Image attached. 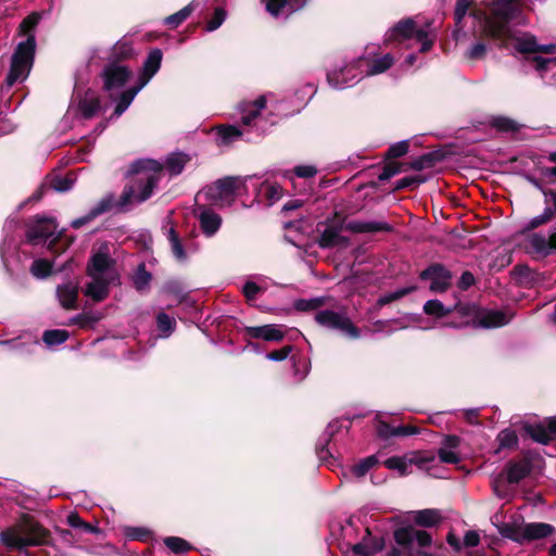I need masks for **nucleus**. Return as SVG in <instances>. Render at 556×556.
<instances>
[{"instance_id": "nucleus-1", "label": "nucleus", "mask_w": 556, "mask_h": 556, "mask_svg": "<svg viewBox=\"0 0 556 556\" xmlns=\"http://www.w3.org/2000/svg\"><path fill=\"white\" fill-rule=\"evenodd\" d=\"M522 0H492L488 7L491 14L478 10L472 15L481 24L483 33L498 41H506L514 37L509 24L515 22L525 25L526 18L522 16Z\"/></svg>"}, {"instance_id": "nucleus-2", "label": "nucleus", "mask_w": 556, "mask_h": 556, "mask_svg": "<svg viewBox=\"0 0 556 556\" xmlns=\"http://www.w3.org/2000/svg\"><path fill=\"white\" fill-rule=\"evenodd\" d=\"M131 172L135 176L117 201L118 212H127L151 198L163 176V166L154 160H139L132 163Z\"/></svg>"}, {"instance_id": "nucleus-3", "label": "nucleus", "mask_w": 556, "mask_h": 556, "mask_svg": "<svg viewBox=\"0 0 556 556\" xmlns=\"http://www.w3.org/2000/svg\"><path fill=\"white\" fill-rule=\"evenodd\" d=\"M87 274L91 280L85 288V294L96 302L105 300L110 286L119 283L116 262L111 256L108 243H102L92 253L87 266Z\"/></svg>"}, {"instance_id": "nucleus-4", "label": "nucleus", "mask_w": 556, "mask_h": 556, "mask_svg": "<svg viewBox=\"0 0 556 556\" xmlns=\"http://www.w3.org/2000/svg\"><path fill=\"white\" fill-rule=\"evenodd\" d=\"M40 20L38 13H31L20 25V33L27 35V39L17 45L11 60V67L5 78L8 87L27 78L33 63L36 49L35 35L31 34Z\"/></svg>"}, {"instance_id": "nucleus-5", "label": "nucleus", "mask_w": 556, "mask_h": 556, "mask_svg": "<svg viewBox=\"0 0 556 556\" xmlns=\"http://www.w3.org/2000/svg\"><path fill=\"white\" fill-rule=\"evenodd\" d=\"M0 536L5 546L18 551L45 545L50 541L49 531L30 518H24L15 526L3 530Z\"/></svg>"}, {"instance_id": "nucleus-6", "label": "nucleus", "mask_w": 556, "mask_h": 556, "mask_svg": "<svg viewBox=\"0 0 556 556\" xmlns=\"http://www.w3.org/2000/svg\"><path fill=\"white\" fill-rule=\"evenodd\" d=\"M394 62L391 54H386L381 58L370 59L368 56H359L355 59V66L359 71L357 75H354L351 79L340 80V74L344 72H336L328 75V83L336 89H343L351 87L358 83L365 76H372L384 73L389 70Z\"/></svg>"}, {"instance_id": "nucleus-7", "label": "nucleus", "mask_w": 556, "mask_h": 556, "mask_svg": "<svg viewBox=\"0 0 556 556\" xmlns=\"http://www.w3.org/2000/svg\"><path fill=\"white\" fill-rule=\"evenodd\" d=\"M162 51L160 49L152 50L144 64L141 76L139 77V81L136 86H132L126 90H124L117 100L114 115L116 117L121 116L131 104L135 97L138 92L149 83V80L157 73L161 67L162 62Z\"/></svg>"}, {"instance_id": "nucleus-8", "label": "nucleus", "mask_w": 556, "mask_h": 556, "mask_svg": "<svg viewBox=\"0 0 556 556\" xmlns=\"http://www.w3.org/2000/svg\"><path fill=\"white\" fill-rule=\"evenodd\" d=\"M243 186L244 180L239 177H225L207 187L202 194L216 205L229 206L235 202Z\"/></svg>"}, {"instance_id": "nucleus-9", "label": "nucleus", "mask_w": 556, "mask_h": 556, "mask_svg": "<svg viewBox=\"0 0 556 556\" xmlns=\"http://www.w3.org/2000/svg\"><path fill=\"white\" fill-rule=\"evenodd\" d=\"M314 319L321 327L339 331L350 339H358L361 337L359 329L344 312L320 309L315 314Z\"/></svg>"}, {"instance_id": "nucleus-10", "label": "nucleus", "mask_w": 556, "mask_h": 556, "mask_svg": "<svg viewBox=\"0 0 556 556\" xmlns=\"http://www.w3.org/2000/svg\"><path fill=\"white\" fill-rule=\"evenodd\" d=\"M412 38H415L418 42H420V52H427L433 45V36H430L427 29L417 28L413 18H406L399 22L387 34L388 41H403Z\"/></svg>"}, {"instance_id": "nucleus-11", "label": "nucleus", "mask_w": 556, "mask_h": 556, "mask_svg": "<svg viewBox=\"0 0 556 556\" xmlns=\"http://www.w3.org/2000/svg\"><path fill=\"white\" fill-rule=\"evenodd\" d=\"M394 540L408 554H413L415 547H418L417 556H434L422 549L432 544L430 533L425 530H416L413 527L400 528L394 531Z\"/></svg>"}, {"instance_id": "nucleus-12", "label": "nucleus", "mask_w": 556, "mask_h": 556, "mask_svg": "<svg viewBox=\"0 0 556 556\" xmlns=\"http://www.w3.org/2000/svg\"><path fill=\"white\" fill-rule=\"evenodd\" d=\"M56 229L58 223L54 217L37 215L28 224L26 232L27 241L31 244H39L40 242L51 239L49 244V249H51L62 235V231L56 232Z\"/></svg>"}, {"instance_id": "nucleus-13", "label": "nucleus", "mask_w": 556, "mask_h": 556, "mask_svg": "<svg viewBox=\"0 0 556 556\" xmlns=\"http://www.w3.org/2000/svg\"><path fill=\"white\" fill-rule=\"evenodd\" d=\"M266 105L265 96H261L254 101H244L238 105V112L240 115V121L243 126L252 127L257 132V136H261L265 132V123L261 117V111L264 110Z\"/></svg>"}, {"instance_id": "nucleus-14", "label": "nucleus", "mask_w": 556, "mask_h": 556, "mask_svg": "<svg viewBox=\"0 0 556 556\" xmlns=\"http://www.w3.org/2000/svg\"><path fill=\"white\" fill-rule=\"evenodd\" d=\"M131 72L127 66L117 64L115 61H112L108 64L103 72V85L104 89L110 93L113 98L115 93H118L119 90L125 86V84L130 79Z\"/></svg>"}, {"instance_id": "nucleus-15", "label": "nucleus", "mask_w": 556, "mask_h": 556, "mask_svg": "<svg viewBox=\"0 0 556 556\" xmlns=\"http://www.w3.org/2000/svg\"><path fill=\"white\" fill-rule=\"evenodd\" d=\"M528 244L531 251L541 256H547L556 252V226L553 227L548 236L541 232L529 235Z\"/></svg>"}, {"instance_id": "nucleus-16", "label": "nucleus", "mask_w": 556, "mask_h": 556, "mask_svg": "<svg viewBox=\"0 0 556 556\" xmlns=\"http://www.w3.org/2000/svg\"><path fill=\"white\" fill-rule=\"evenodd\" d=\"M420 277L421 279L430 280L431 291L443 292L448 288L452 275L444 266L435 264L425 269Z\"/></svg>"}, {"instance_id": "nucleus-17", "label": "nucleus", "mask_w": 556, "mask_h": 556, "mask_svg": "<svg viewBox=\"0 0 556 556\" xmlns=\"http://www.w3.org/2000/svg\"><path fill=\"white\" fill-rule=\"evenodd\" d=\"M265 3L266 11L274 17H287L301 10L307 0H261Z\"/></svg>"}, {"instance_id": "nucleus-18", "label": "nucleus", "mask_w": 556, "mask_h": 556, "mask_svg": "<svg viewBox=\"0 0 556 556\" xmlns=\"http://www.w3.org/2000/svg\"><path fill=\"white\" fill-rule=\"evenodd\" d=\"M283 195V189L276 182L263 181L256 189L255 201L265 206H271Z\"/></svg>"}, {"instance_id": "nucleus-19", "label": "nucleus", "mask_w": 556, "mask_h": 556, "mask_svg": "<svg viewBox=\"0 0 556 556\" xmlns=\"http://www.w3.org/2000/svg\"><path fill=\"white\" fill-rule=\"evenodd\" d=\"M532 470V464L528 458L519 460H509L505 466L506 479L509 483H518L525 479Z\"/></svg>"}, {"instance_id": "nucleus-20", "label": "nucleus", "mask_w": 556, "mask_h": 556, "mask_svg": "<svg viewBox=\"0 0 556 556\" xmlns=\"http://www.w3.org/2000/svg\"><path fill=\"white\" fill-rule=\"evenodd\" d=\"M245 333L253 339H263L265 341L278 342L285 338V332L277 325H264L247 327Z\"/></svg>"}, {"instance_id": "nucleus-21", "label": "nucleus", "mask_w": 556, "mask_h": 556, "mask_svg": "<svg viewBox=\"0 0 556 556\" xmlns=\"http://www.w3.org/2000/svg\"><path fill=\"white\" fill-rule=\"evenodd\" d=\"M364 532L362 541L352 545L353 553L359 556H371L381 551L383 547L382 541L374 538L369 528H366Z\"/></svg>"}, {"instance_id": "nucleus-22", "label": "nucleus", "mask_w": 556, "mask_h": 556, "mask_svg": "<svg viewBox=\"0 0 556 556\" xmlns=\"http://www.w3.org/2000/svg\"><path fill=\"white\" fill-rule=\"evenodd\" d=\"M163 232L170 244V250L175 258L179 262L186 261L187 254L185 252L180 238L173 226L170 218H166L163 222Z\"/></svg>"}, {"instance_id": "nucleus-23", "label": "nucleus", "mask_w": 556, "mask_h": 556, "mask_svg": "<svg viewBox=\"0 0 556 556\" xmlns=\"http://www.w3.org/2000/svg\"><path fill=\"white\" fill-rule=\"evenodd\" d=\"M346 228L356 233L389 232L392 226L383 220H352Z\"/></svg>"}, {"instance_id": "nucleus-24", "label": "nucleus", "mask_w": 556, "mask_h": 556, "mask_svg": "<svg viewBox=\"0 0 556 556\" xmlns=\"http://www.w3.org/2000/svg\"><path fill=\"white\" fill-rule=\"evenodd\" d=\"M191 161V155L176 151L169 153L163 166V172L166 170L170 176H177L182 173L185 166Z\"/></svg>"}, {"instance_id": "nucleus-25", "label": "nucleus", "mask_w": 556, "mask_h": 556, "mask_svg": "<svg viewBox=\"0 0 556 556\" xmlns=\"http://www.w3.org/2000/svg\"><path fill=\"white\" fill-rule=\"evenodd\" d=\"M56 296L62 307L73 309L76 307L78 298V285L72 281L56 288Z\"/></svg>"}, {"instance_id": "nucleus-26", "label": "nucleus", "mask_w": 556, "mask_h": 556, "mask_svg": "<svg viewBox=\"0 0 556 556\" xmlns=\"http://www.w3.org/2000/svg\"><path fill=\"white\" fill-rule=\"evenodd\" d=\"M510 319L511 316L502 311L489 309L480 313L478 324L484 328H495L507 325Z\"/></svg>"}, {"instance_id": "nucleus-27", "label": "nucleus", "mask_w": 556, "mask_h": 556, "mask_svg": "<svg viewBox=\"0 0 556 556\" xmlns=\"http://www.w3.org/2000/svg\"><path fill=\"white\" fill-rule=\"evenodd\" d=\"M200 226L206 237L214 236L222 225V217L210 208H203L199 215Z\"/></svg>"}, {"instance_id": "nucleus-28", "label": "nucleus", "mask_w": 556, "mask_h": 556, "mask_svg": "<svg viewBox=\"0 0 556 556\" xmlns=\"http://www.w3.org/2000/svg\"><path fill=\"white\" fill-rule=\"evenodd\" d=\"M100 110V100L93 91H87L83 98L79 99L77 111L85 119L93 117Z\"/></svg>"}, {"instance_id": "nucleus-29", "label": "nucleus", "mask_w": 556, "mask_h": 556, "mask_svg": "<svg viewBox=\"0 0 556 556\" xmlns=\"http://www.w3.org/2000/svg\"><path fill=\"white\" fill-rule=\"evenodd\" d=\"M434 460H435L434 456H432L430 459L420 458V459H415V460H413V459L407 460L405 457L393 456V457H390L384 460V466L388 469L397 470L401 476H405L408 473V467L410 464H413V462H415L420 468H425L426 463L434 462Z\"/></svg>"}, {"instance_id": "nucleus-30", "label": "nucleus", "mask_w": 556, "mask_h": 556, "mask_svg": "<svg viewBox=\"0 0 556 556\" xmlns=\"http://www.w3.org/2000/svg\"><path fill=\"white\" fill-rule=\"evenodd\" d=\"M319 236V244L323 248H331L339 243L340 241V232L341 227L329 225V224H320L318 225Z\"/></svg>"}, {"instance_id": "nucleus-31", "label": "nucleus", "mask_w": 556, "mask_h": 556, "mask_svg": "<svg viewBox=\"0 0 556 556\" xmlns=\"http://www.w3.org/2000/svg\"><path fill=\"white\" fill-rule=\"evenodd\" d=\"M554 527L548 523H528L522 529V535L528 540L546 538L552 534Z\"/></svg>"}, {"instance_id": "nucleus-32", "label": "nucleus", "mask_w": 556, "mask_h": 556, "mask_svg": "<svg viewBox=\"0 0 556 556\" xmlns=\"http://www.w3.org/2000/svg\"><path fill=\"white\" fill-rule=\"evenodd\" d=\"M441 519V514L437 509H421L414 513L415 523L421 527H434Z\"/></svg>"}, {"instance_id": "nucleus-33", "label": "nucleus", "mask_w": 556, "mask_h": 556, "mask_svg": "<svg viewBox=\"0 0 556 556\" xmlns=\"http://www.w3.org/2000/svg\"><path fill=\"white\" fill-rule=\"evenodd\" d=\"M515 48L520 53H538L539 43L535 36L525 33L515 38Z\"/></svg>"}, {"instance_id": "nucleus-34", "label": "nucleus", "mask_w": 556, "mask_h": 556, "mask_svg": "<svg viewBox=\"0 0 556 556\" xmlns=\"http://www.w3.org/2000/svg\"><path fill=\"white\" fill-rule=\"evenodd\" d=\"M458 307V302L454 303L453 305L445 306L441 301L439 300H429L424 305V311L428 315H432L435 317H443L451 312L455 311Z\"/></svg>"}, {"instance_id": "nucleus-35", "label": "nucleus", "mask_w": 556, "mask_h": 556, "mask_svg": "<svg viewBox=\"0 0 556 556\" xmlns=\"http://www.w3.org/2000/svg\"><path fill=\"white\" fill-rule=\"evenodd\" d=\"M217 136L220 144H229L243 136V131L235 125H227L217 128Z\"/></svg>"}, {"instance_id": "nucleus-36", "label": "nucleus", "mask_w": 556, "mask_h": 556, "mask_svg": "<svg viewBox=\"0 0 556 556\" xmlns=\"http://www.w3.org/2000/svg\"><path fill=\"white\" fill-rule=\"evenodd\" d=\"M527 432L530 437L542 444H547L552 440V433L546 425H532L527 427Z\"/></svg>"}, {"instance_id": "nucleus-37", "label": "nucleus", "mask_w": 556, "mask_h": 556, "mask_svg": "<svg viewBox=\"0 0 556 556\" xmlns=\"http://www.w3.org/2000/svg\"><path fill=\"white\" fill-rule=\"evenodd\" d=\"M116 208L118 211L117 201H115L114 195L109 193L100 199L94 206L90 208V211L96 215V217L111 211L112 208Z\"/></svg>"}, {"instance_id": "nucleus-38", "label": "nucleus", "mask_w": 556, "mask_h": 556, "mask_svg": "<svg viewBox=\"0 0 556 556\" xmlns=\"http://www.w3.org/2000/svg\"><path fill=\"white\" fill-rule=\"evenodd\" d=\"M152 279L151 274L146 269L144 264H140L134 276V285L138 291H146Z\"/></svg>"}, {"instance_id": "nucleus-39", "label": "nucleus", "mask_w": 556, "mask_h": 556, "mask_svg": "<svg viewBox=\"0 0 556 556\" xmlns=\"http://www.w3.org/2000/svg\"><path fill=\"white\" fill-rule=\"evenodd\" d=\"M67 339L68 332L66 330L61 329L47 330L42 336V340L48 346L62 344Z\"/></svg>"}, {"instance_id": "nucleus-40", "label": "nucleus", "mask_w": 556, "mask_h": 556, "mask_svg": "<svg viewBox=\"0 0 556 556\" xmlns=\"http://www.w3.org/2000/svg\"><path fill=\"white\" fill-rule=\"evenodd\" d=\"M157 329L163 338H167L174 331L176 320L165 313H160L156 317Z\"/></svg>"}, {"instance_id": "nucleus-41", "label": "nucleus", "mask_w": 556, "mask_h": 556, "mask_svg": "<svg viewBox=\"0 0 556 556\" xmlns=\"http://www.w3.org/2000/svg\"><path fill=\"white\" fill-rule=\"evenodd\" d=\"M52 264L47 260H35L30 266V273L36 278H46L51 274Z\"/></svg>"}, {"instance_id": "nucleus-42", "label": "nucleus", "mask_w": 556, "mask_h": 556, "mask_svg": "<svg viewBox=\"0 0 556 556\" xmlns=\"http://www.w3.org/2000/svg\"><path fill=\"white\" fill-rule=\"evenodd\" d=\"M164 544L175 554L185 553L191 549V545L186 540L178 536L165 538Z\"/></svg>"}, {"instance_id": "nucleus-43", "label": "nucleus", "mask_w": 556, "mask_h": 556, "mask_svg": "<svg viewBox=\"0 0 556 556\" xmlns=\"http://www.w3.org/2000/svg\"><path fill=\"white\" fill-rule=\"evenodd\" d=\"M191 12H192L191 7L187 5V7L182 8L181 10H179L178 12L167 16L165 18L164 23L170 28H176L190 16Z\"/></svg>"}, {"instance_id": "nucleus-44", "label": "nucleus", "mask_w": 556, "mask_h": 556, "mask_svg": "<svg viewBox=\"0 0 556 556\" xmlns=\"http://www.w3.org/2000/svg\"><path fill=\"white\" fill-rule=\"evenodd\" d=\"M497 441L501 448H511L517 445L518 438L514 430L504 429L498 433Z\"/></svg>"}, {"instance_id": "nucleus-45", "label": "nucleus", "mask_w": 556, "mask_h": 556, "mask_svg": "<svg viewBox=\"0 0 556 556\" xmlns=\"http://www.w3.org/2000/svg\"><path fill=\"white\" fill-rule=\"evenodd\" d=\"M554 217L552 216L549 210H543L542 214L534 216L523 226L522 232L531 231L535 228H539L540 226L548 223Z\"/></svg>"}, {"instance_id": "nucleus-46", "label": "nucleus", "mask_w": 556, "mask_h": 556, "mask_svg": "<svg viewBox=\"0 0 556 556\" xmlns=\"http://www.w3.org/2000/svg\"><path fill=\"white\" fill-rule=\"evenodd\" d=\"M75 178L72 175L56 176L51 181V187L58 192H66L73 188Z\"/></svg>"}, {"instance_id": "nucleus-47", "label": "nucleus", "mask_w": 556, "mask_h": 556, "mask_svg": "<svg viewBox=\"0 0 556 556\" xmlns=\"http://www.w3.org/2000/svg\"><path fill=\"white\" fill-rule=\"evenodd\" d=\"M227 17V12L224 8L218 7L214 10L212 18L206 23L205 30L214 31L222 26Z\"/></svg>"}, {"instance_id": "nucleus-48", "label": "nucleus", "mask_w": 556, "mask_h": 556, "mask_svg": "<svg viewBox=\"0 0 556 556\" xmlns=\"http://www.w3.org/2000/svg\"><path fill=\"white\" fill-rule=\"evenodd\" d=\"M132 53V47L126 39L117 41L112 48L113 59H126Z\"/></svg>"}, {"instance_id": "nucleus-49", "label": "nucleus", "mask_w": 556, "mask_h": 556, "mask_svg": "<svg viewBox=\"0 0 556 556\" xmlns=\"http://www.w3.org/2000/svg\"><path fill=\"white\" fill-rule=\"evenodd\" d=\"M376 464L377 458L375 456H368L353 466L351 470L354 476L359 478L365 476Z\"/></svg>"}, {"instance_id": "nucleus-50", "label": "nucleus", "mask_w": 556, "mask_h": 556, "mask_svg": "<svg viewBox=\"0 0 556 556\" xmlns=\"http://www.w3.org/2000/svg\"><path fill=\"white\" fill-rule=\"evenodd\" d=\"M491 125L500 131H510L517 129V123L504 116L492 117Z\"/></svg>"}, {"instance_id": "nucleus-51", "label": "nucleus", "mask_w": 556, "mask_h": 556, "mask_svg": "<svg viewBox=\"0 0 556 556\" xmlns=\"http://www.w3.org/2000/svg\"><path fill=\"white\" fill-rule=\"evenodd\" d=\"M102 318L101 314L86 313L71 318V324H78L80 327H89Z\"/></svg>"}, {"instance_id": "nucleus-52", "label": "nucleus", "mask_w": 556, "mask_h": 556, "mask_svg": "<svg viewBox=\"0 0 556 556\" xmlns=\"http://www.w3.org/2000/svg\"><path fill=\"white\" fill-rule=\"evenodd\" d=\"M413 290H415V287L401 288L393 292L387 293L378 300V304L379 305L389 304V303H391L395 300H399V299L403 298L404 295L410 293Z\"/></svg>"}, {"instance_id": "nucleus-53", "label": "nucleus", "mask_w": 556, "mask_h": 556, "mask_svg": "<svg viewBox=\"0 0 556 556\" xmlns=\"http://www.w3.org/2000/svg\"><path fill=\"white\" fill-rule=\"evenodd\" d=\"M125 535L130 540L146 541L151 531L144 527H128L125 529Z\"/></svg>"}, {"instance_id": "nucleus-54", "label": "nucleus", "mask_w": 556, "mask_h": 556, "mask_svg": "<svg viewBox=\"0 0 556 556\" xmlns=\"http://www.w3.org/2000/svg\"><path fill=\"white\" fill-rule=\"evenodd\" d=\"M492 489L494 494L500 498H508L509 491L504 484V473H500L492 479Z\"/></svg>"}, {"instance_id": "nucleus-55", "label": "nucleus", "mask_w": 556, "mask_h": 556, "mask_svg": "<svg viewBox=\"0 0 556 556\" xmlns=\"http://www.w3.org/2000/svg\"><path fill=\"white\" fill-rule=\"evenodd\" d=\"M342 70H344V72L340 74V80L351 79L354 75H357L359 73V71L355 66V59H354L350 63H346L343 66H340L338 68L332 70L331 72H329L327 74V76L329 74H332V73H336V72H341Z\"/></svg>"}, {"instance_id": "nucleus-56", "label": "nucleus", "mask_w": 556, "mask_h": 556, "mask_svg": "<svg viewBox=\"0 0 556 556\" xmlns=\"http://www.w3.org/2000/svg\"><path fill=\"white\" fill-rule=\"evenodd\" d=\"M408 141L402 140L392 144L388 150V156L392 159L401 157L408 152Z\"/></svg>"}, {"instance_id": "nucleus-57", "label": "nucleus", "mask_w": 556, "mask_h": 556, "mask_svg": "<svg viewBox=\"0 0 556 556\" xmlns=\"http://www.w3.org/2000/svg\"><path fill=\"white\" fill-rule=\"evenodd\" d=\"M433 165V156L432 154H424L416 160L410 162L409 167L415 170H421Z\"/></svg>"}, {"instance_id": "nucleus-58", "label": "nucleus", "mask_w": 556, "mask_h": 556, "mask_svg": "<svg viewBox=\"0 0 556 556\" xmlns=\"http://www.w3.org/2000/svg\"><path fill=\"white\" fill-rule=\"evenodd\" d=\"M323 304L321 298H314L309 300H300L296 302L295 307L299 311H313L320 307Z\"/></svg>"}, {"instance_id": "nucleus-59", "label": "nucleus", "mask_w": 556, "mask_h": 556, "mask_svg": "<svg viewBox=\"0 0 556 556\" xmlns=\"http://www.w3.org/2000/svg\"><path fill=\"white\" fill-rule=\"evenodd\" d=\"M472 3L473 0H457L455 7V20L457 24L463 21Z\"/></svg>"}, {"instance_id": "nucleus-60", "label": "nucleus", "mask_w": 556, "mask_h": 556, "mask_svg": "<svg viewBox=\"0 0 556 556\" xmlns=\"http://www.w3.org/2000/svg\"><path fill=\"white\" fill-rule=\"evenodd\" d=\"M438 456L441 463L457 464L460 458L454 451L447 450L446 447H440Z\"/></svg>"}, {"instance_id": "nucleus-61", "label": "nucleus", "mask_w": 556, "mask_h": 556, "mask_svg": "<svg viewBox=\"0 0 556 556\" xmlns=\"http://www.w3.org/2000/svg\"><path fill=\"white\" fill-rule=\"evenodd\" d=\"M545 208L549 210L553 217H556V190H543Z\"/></svg>"}, {"instance_id": "nucleus-62", "label": "nucleus", "mask_w": 556, "mask_h": 556, "mask_svg": "<svg viewBox=\"0 0 556 556\" xmlns=\"http://www.w3.org/2000/svg\"><path fill=\"white\" fill-rule=\"evenodd\" d=\"M485 52L486 46L482 42H477L466 52V56L471 60H478L483 58Z\"/></svg>"}, {"instance_id": "nucleus-63", "label": "nucleus", "mask_w": 556, "mask_h": 556, "mask_svg": "<svg viewBox=\"0 0 556 556\" xmlns=\"http://www.w3.org/2000/svg\"><path fill=\"white\" fill-rule=\"evenodd\" d=\"M292 351L291 345H286L280 350L273 351L266 355V358L274 362H280L286 359Z\"/></svg>"}, {"instance_id": "nucleus-64", "label": "nucleus", "mask_w": 556, "mask_h": 556, "mask_svg": "<svg viewBox=\"0 0 556 556\" xmlns=\"http://www.w3.org/2000/svg\"><path fill=\"white\" fill-rule=\"evenodd\" d=\"M397 173H400V166L394 163H389L383 167L378 178L380 181H386L395 176Z\"/></svg>"}]
</instances>
